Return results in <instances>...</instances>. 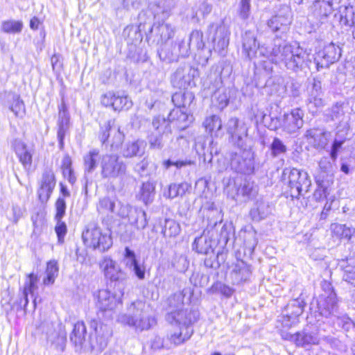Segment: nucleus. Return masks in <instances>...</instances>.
I'll use <instances>...</instances> for the list:
<instances>
[{"label": "nucleus", "mask_w": 355, "mask_h": 355, "mask_svg": "<svg viewBox=\"0 0 355 355\" xmlns=\"http://www.w3.org/2000/svg\"><path fill=\"white\" fill-rule=\"evenodd\" d=\"M260 53L271 62L283 64L287 69L297 72L306 67L312 69V62L309 55L297 44H288L284 42L275 44L272 47L262 46Z\"/></svg>", "instance_id": "nucleus-1"}, {"label": "nucleus", "mask_w": 355, "mask_h": 355, "mask_svg": "<svg viewBox=\"0 0 355 355\" xmlns=\"http://www.w3.org/2000/svg\"><path fill=\"white\" fill-rule=\"evenodd\" d=\"M225 191L228 197L237 202H246L253 199L257 194V186L253 182L237 175L232 178L223 180Z\"/></svg>", "instance_id": "nucleus-2"}, {"label": "nucleus", "mask_w": 355, "mask_h": 355, "mask_svg": "<svg viewBox=\"0 0 355 355\" xmlns=\"http://www.w3.org/2000/svg\"><path fill=\"white\" fill-rule=\"evenodd\" d=\"M145 304L141 301L132 302L128 307V313L119 316V320L135 330L140 331L148 330L154 327L157 322L154 317L150 316L144 310Z\"/></svg>", "instance_id": "nucleus-3"}, {"label": "nucleus", "mask_w": 355, "mask_h": 355, "mask_svg": "<svg viewBox=\"0 0 355 355\" xmlns=\"http://www.w3.org/2000/svg\"><path fill=\"white\" fill-rule=\"evenodd\" d=\"M145 304L141 301L132 302L128 307V313L119 316V320L135 330L140 331L148 330L154 327L157 322L154 317L150 316L144 310Z\"/></svg>", "instance_id": "nucleus-4"}, {"label": "nucleus", "mask_w": 355, "mask_h": 355, "mask_svg": "<svg viewBox=\"0 0 355 355\" xmlns=\"http://www.w3.org/2000/svg\"><path fill=\"white\" fill-rule=\"evenodd\" d=\"M82 239L85 246L100 252L108 250L113 243L111 232L108 230L103 231L94 223L87 225Z\"/></svg>", "instance_id": "nucleus-5"}, {"label": "nucleus", "mask_w": 355, "mask_h": 355, "mask_svg": "<svg viewBox=\"0 0 355 355\" xmlns=\"http://www.w3.org/2000/svg\"><path fill=\"white\" fill-rule=\"evenodd\" d=\"M282 178L287 183L290 196L293 198H298L304 193L308 192L311 185L307 172L295 168H285Z\"/></svg>", "instance_id": "nucleus-6"}, {"label": "nucleus", "mask_w": 355, "mask_h": 355, "mask_svg": "<svg viewBox=\"0 0 355 355\" xmlns=\"http://www.w3.org/2000/svg\"><path fill=\"white\" fill-rule=\"evenodd\" d=\"M98 138L105 148L118 150L124 141L125 135L121 128L115 124L114 120H109L101 126Z\"/></svg>", "instance_id": "nucleus-7"}, {"label": "nucleus", "mask_w": 355, "mask_h": 355, "mask_svg": "<svg viewBox=\"0 0 355 355\" xmlns=\"http://www.w3.org/2000/svg\"><path fill=\"white\" fill-rule=\"evenodd\" d=\"M101 175L104 179L116 178L125 175L127 170L125 163L115 154H105L101 160Z\"/></svg>", "instance_id": "nucleus-8"}, {"label": "nucleus", "mask_w": 355, "mask_h": 355, "mask_svg": "<svg viewBox=\"0 0 355 355\" xmlns=\"http://www.w3.org/2000/svg\"><path fill=\"white\" fill-rule=\"evenodd\" d=\"M208 31L213 49L215 52L224 56L229 46L230 35L229 28L223 23L220 24L213 23L209 25Z\"/></svg>", "instance_id": "nucleus-9"}, {"label": "nucleus", "mask_w": 355, "mask_h": 355, "mask_svg": "<svg viewBox=\"0 0 355 355\" xmlns=\"http://www.w3.org/2000/svg\"><path fill=\"white\" fill-rule=\"evenodd\" d=\"M324 286L327 288L317 300L318 311L322 316L329 318L337 317L338 304L337 296L329 283L324 282Z\"/></svg>", "instance_id": "nucleus-10"}, {"label": "nucleus", "mask_w": 355, "mask_h": 355, "mask_svg": "<svg viewBox=\"0 0 355 355\" xmlns=\"http://www.w3.org/2000/svg\"><path fill=\"white\" fill-rule=\"evenodd\" d=\"M291 22V10L288 6H284L268 21L267 25L277 37H282L289 31Z\"/></svg>", "instance_id": "nucleus-11"}, {"label": "nucleus", "mask_w": 355, "mask_h": 355, "mask_svg": "<svg viewBox=\"0 0 355 355\" xmlns=\"http://www.w3.org/2000/svg\"><path fill=\"white\" fill-rule=\"evenodd\" d=\"M340 56L341 49L339 46L331 42L316 53L312 64L318 71L322 69L329 67L331 64L338 61Z\"/></svg>", "instance_id": "nucleus-12"}, {"label": "nucleus", "mask_w": 355, "mask_h": 355, "mask_svg": "<svg viewBox=\"0 0 355 355\" xmlns=\"http://www.w3.org/2000/svg\"><path fill=\"white\" fill-rule=\"evenodd\" d=\"M240 153H234L231 158V167L236 172L243 174H250L254 171V161L252 154L245 148H239Z\"/></svg>", "instance_id": "nucleus-13"}, {"label": "nucleus", "mask_w": 355, "mask_h": 355, "mask_svg": "<svg viewBox=\"0 0 355 355\" xmlns=\"http://www.w3.org/2000/svg\"><path fill=\"white\" fill-rule=\"evenodd\" d=\"M198 318L199 312L195 309L170 311L166 315V319L168 322L171 324L174 322L183 327H193V324Z\"/></svg>", "instance_id": "nucleus-14"}, {"label": "nucleus", "mask_w": 355, "mask_h": 355, "mask_svg": "<svg viewBox=\"0 0 355 355\" xmlns=\"http://www.w3.org/2000/svg\"><path fill=\"white\" fill-rule=\"evenodd\" d=\"M11 147L25 171L29 173L33 164L34 150L19 139H15L11 142Z\"/></svg>", "instance_id": "nucleus-15"}, {"label": "nucleus", "mask_w": 355, "mask_h": 355, "mask_svg": "<svg viewBox=\"0 0 355 355\" xmlns=\"http://www.w3.org/2000/svg\"><path fill=\"white\" fill-rule=\"evenodd\" d=\"M175 34V27L165 22H155L151 27L148 37L157 44L163 45Z\"/></svg>", "instance_id": "nucleus-16"}, {"label": "nucleus", "mask_w": 355, "mask_h": 355, "mask_svg": "<svg viewBox=\"0 0 355 355\" xmlns=\"http://www.w3.org/2000/svg\"><path fill=\"white\" fill-rule=\"evenodd\" d=\"M227 133L231 135L232 141L239 148H245L247 129L243 125L239 124L236 117L230 119L226 124Z\"/></svg>", "instance_id": "nucleus-17"}, {"label": "nucleus", "mask_w": 355, "mask_h": 355, "mask_svg": "<svg viewBox=\"0 0 355 355\" xmlns=\"http://www.w3.org/2000/svg\"><path fill=\"white\" fill-rule=\"evenodd\" d=\"M262 46H260L257 40V35L254 31H246L242 35V53L248 60H252L257 57V51L259 50V56L265 58L260 53V50Z\"/></svg>", "instance_id": "nucleus-18"}, {"label": "nucleus", "mask_w": 355, "mask_h": 355, "mask_svg": "<svg viewBox=\"0 0 355 355\" xmlns=\"http://www.w3.org/2000/svg\"><path fill=\"white\" fill-rule=\"evenodd\" d=\"M214 236V230H209L208 227L200 236L195 239L192 245L193 250L200 254L213 253L214 247L217 244L216 239H213Z\"/></svg>", "instance_id": "nucleus-19"}, {"label": "nucleus", "mask_w": 355, "mask_h": 355, "mask_svg": "<svg viewBox=\"0 0 355 355\" xmlns=\"http://www.w3.org/2000/svg\"><path fill=\"white\" fill-rule=\"evenodd\" d=\"M284 338L294 343L296 346L304 348L312 345H319L320 341L316 330L310 332L303 331L295 334H286Z\"/></svg>", "instance_id": "nucleus-20"}, {"label": "nucleus", "mask_w": 355, "mask_h": 355, "mask_svg": "<svg viewBox=\"0 0 355 355\" xmlns=\"http://www.w3.org/2000/svg\"><path fill=\"white\" fill-rule=\"evenodd\" d=\"M58 119L57 137L59 142V148H64V140L67 132L69 128L70 116L64 99H62L60 105L58 106Z\"/></svg>", "instance_id": "nucleus-21"}, {"label": "nucleus", "mask_w": 355, "mask_h": 355, "mask_svg": "<svg viewBox=\"0 0 355 355\" xmlns=\"http://www.w3.org/2000/svg\"><path fill=\"white\" fill-rule=\"evenodd\" d=\"M305 303L301 298L292 300L285 308L286 313L283 316L282 323L285 327H290L295 323L297 318L302 314Z\"/></svg>", "instance_id": "nucleus-22"}, {"label": "nucleus", "mask_w": 355, "mask_h": 355, "mask_svg": "<svg viewBox=\"0 0 355 355\" xmlns=\"http://www.w3.org/2000/svg\"><path fill=\"white\" fill-rule=\"evenodd\" d=\"M0 101L2 104L8 107L16 116L23 117L25 114V105L19 95L3 92L0 94Z\"/></svg>", "instance_id": "nucleus-23"}, {"label": "nucleus", "mask_w": 355, "mask_h": 355, "mask_svg": "<svg viewBox=\"0 0 355 355\" xmlns=\"http://www.w3.org/2000/svg\"><path fill=\"white\" fill-rule=\"evenodd\" d=\"M194 71L189 66L179 67L171 76V83L180 89H187L192 83Z\"/></svg>", "instance_id": "nucleus-24"}, {"label": "nucleus", "mask_w": 355, "mask_h": 355, "mask_svg": "<svg viewBox=\"0 0 355 355\" xmlns=\"http://www.w3.org/2000/svg\"><path fill=\"white\" fill-rule=\"evenodd\" d=\"M304 112L300 108H295L291 113L284 115L283 128L285 131L291 134L295 132L303 126Z\"/></svg>", "instance_id": "nucleus-25"}, {"label": "nucleus", "mask_w": 355, "mask_h": 355, "mask_svg": "<svg viewBox=\"0 0 355 355\" xmlns=\"http://www.w3.org/2000/svg\"><path fill=\"white\" fill-rule=\"evenodd\" d=\"M39 279L37 275L33 273L28 275L27 279L26 280L23 288V299L21 300L20 303H24V309L26 310V306L28 303V295L30 294L33 297V309H35L37 298L38 297L37 294V282Z\"/></svg>", "instance_id": "nucleus-26"}, {"label": "nucleus", "mask_w": 355, "mask_h": 355, "mask_svg": "<svg viewBox=\"0 0 355 355\" xmlns=\"http://www.w3.org/2000/svg\"><path fill=\"white\" fill-rule=\"evenodd\" d=\"M97 298V306L103 311H113L122 304L119 297H116V295L107 289L99 290Z\"/></svg>", "instance_id": "nucleus-27"}, {"label": "nucleus", "mask_w": 355, "mask_h": 355, "mask_svg": "<svg viewBox=\"0 0 355 355\" xmlns=\"http://www.w3.org/2000/svg\"><path fill=\"white\" fill-rule=\"evenodd\" d=\"M193 334V327L178 326L168 333L167 340L174 346H178L188 341Z\"/></svg>", "instance_id": "nucleus-28"}, {"label": "nucleus", "mask_w": 355, "mask_h": 355, "mask_svg": "<svg viewBox=\"0 0 355 355\" xmlns=\"http://www.w3.org/2000/svg\"><path fill=\"white\" fill-rule=\"evenodd\" d=\"M127 216L130 225L134 226L137 230L145 229L148 225L146 213L141 208L130 207Z\"/></svg>", "instance_id": "nucleus-29"}, {"label": "nucleus", "mask_w": 355, "mask_h": 355, "mask_svg": "<svg viewBox=\"0 0 355 355\" xmlns=\"http://www.w3.org/2000/svg\"><path fill=\"white\" fill-rule=\"evenodd\" d=\"M105 277L111 281L119 282L125 278V273L116 263L110 258H105L101 263Z\"/></svg>", "instance_id": "nucleus-30"}, {"label": "nucleus", "mask_w": 355, "mask_h": 355, "mask_svg": "<svg viewBox=\"0 0 355 355\" xmlns=\"http://www.w3.org/2000/svg\"><path fill=\"white\" fill-rule=\"evenodd\" d=\"M305 136L315 148L323 149L328 144L327 133L323 129H309L306 130Z\"/></svg>", "instance_id": "nucleus-31"}, {"label": "nucleus", "mask_w": 355, "mask_h": 355, "mask_svg": "<svg viewBox=\"0 0 355 355\" xmlns=\"http://www.w3.org/2000/svg\"><path fill=\"white\" fill-rule=\"evenodd\" d=\"M250 275V266L243 261H238L231 272V278L234 284H240L247 281Z\"/></svg>", "instance_id": "nucleus-32"}, {"label": "nucleus", "mask_w": 355, "mask_h": 355, "mask_svg": "<svg viewBox=\"0 0 355 355\" xmlns=\"http://www.w3.org/2000/svg\"><path fill=\"white\" fill-rule=\"evenodd\" d=\"M87 329L83 322H78L73 325L70 335L71 343L77 347L81 348L86 341Z\"/></svg>", "instance_id": "nucleus-33"}, {"label": "nucleus", "mask_w": 355, "mask_h": 355, "mask_svg": "<svg viewBox=\"0 0 355 355\" xmlns=\"http://www.w3.org/2000/svg\"><path fill=\"white\" fill-rule=\"evenodd\" d=\"M194 98L193 94L191 92H175L172 96V101L176 108L187 110V108L191 105Z\"/></svg>", "instance_id": "nucleus-34"}, {"label": "nucleus", "mask_w": 355, "mask_h": 355, "mask_svg": "<svg viewBox=\"0 0 355 355\" xmlns=\"http://www.w3.org/2000/svg\"><path fill=\"white\" fill-rule=\"evenodd\" d=\"M146 144L143 141L137 140L127 143L122 150L124 157L130 158L135 156H142L145 151Z\"/></svg>", "instance_id": "nucleus-35"}, {"label": "nucleus", "mask_w": 355, "mask_h": 355, "mask_svg": "<svg viewBox=\"0 0 355 355\" xmlns=\"http://www.w3.org/2000/svg\"><path fill=\"white\" fill-rule=\"evenodd\" d=\"M343 270V279L355 286V258H349L340 262Z\"/></svg>", "instance_id": "nucleus-36"}, {"label": "nucleus", "mask_w": 355, "mask_h": 355, "mask_svg": "<svg viewBox=\"0 0 355 355\" xmlns=\"http://www.w3.org/2000/svg\"><path fill=\"white\" fill-rule=\"evenodd\" d=\"M203 125L211 136L218 137L221 133L222 121L218 115L213 114L207 117L203 122Z\"/></svg>", "instance_id": "nucleus-37"}, {"label": "nucleus", "mask_w": 355, "mask_h": 355, "mask_svg": "<svg viewBox=\"0 0 355 355\" xmlns=\"http://www.w3.org/2000/svg\"><path fill=\"white\" fill-rule=\"evenodd\" d=\"M219 227H220V231L217 237L216 242L217 243H220L223 245H225L227 243L230 236L233 234V227L230 224L222 225L221 222L219 223L216 222L211 229H213L215 233L217 232Z\"/></svg>", "instance_id": "nucleus-38"}, {"label": "nucleus", "mask_w": 355, "mask_h": 355, "mask_svg": "<svg viewBox=\"0 0 355 355\" xmlns=\"http://www.w3.org/2000/svg\"><path fill=\"white\" fill-rule=\"evenodd\" d=\"M330 230L333 236L347 240H349L352 236L355 233L354 228L336 223L331 225Z\"/></svg>", "instance_id": "nucleus-39"}, {"label": "nucleus", "mask_w": 355, "mask_h": 355, "mask_svg": "<svg viewBox=\"0 0 355 355\" xmlns=\"http://www.w3.org/2000/svg\"><path fill=\"white\" fill-rule=\"evenodd\" d=\"M340 21L342 24L352 28V35L355 40V6H346L341 12Z\"/></svg>", "instance_id": "nucleus-40"}, {"label": "nucleus", "mask_w": 355, "mask_h": 355, "mask_svg": "<svg viewBox=\"0 0 355 355\" xmlns=\"http://www.w3.org/2000/svg\"><path fill=\"white\" fill-rule=\"evenodd\" d=\"M189 292L187 288H184L171 295L167 300L168 310L170 311H178L184 304V298Z\"/></svg>", "instance_id": "nucleus-41"}, {"label": "nucleus", "mask_w": 355, "mask_h": 355, "mask_svg": "<svg viewBox=\"0 0 355 355\" xmlns=\"http://www.w3.org/2000/svg\"><path fill=\"white\" fill-rule=\"evenodd\" d=\"M168 118L170 123L176 121L178 128L184 129L187 126L189 115L187 110L175 108L170 112Z\"/></svg>", "instance_id": "nucleus-42"}, {"label": "nucleus", "mask_w": 355, "mask_h": 355, "mask_svg": "<svg viewBox=\"0 0 355 355\" xmlns=\"http://www.w3.org/2000/svg\"><path fill=\"white\" fill-rule=\"evenodd\" d=\"M272 211L271 207L268 203L260 202L257 204V207L250 211V215L254 220H261L266 218Z\"/></svg>", "instance_id": "nucleus-43"}, {"label": "nucleus", "mask_w": 355, "mask_h": 355, "mask_svg": "<svg viewBox=\"0 0 355 355\" xmlns=\"http://www.w3.org/2000/svg\"><path fill=\"white\" fill-rule=\"evenodd\" d=\"M155 186L153 183L150 182L143 183L139 191V195L140 199L145 205H148L153 201L155 194Z\"/></svg>", "instance_id": "nucleus-44"}, {"label": "nucleus", "mask_w": 355, "mask_h": 355, "mask_svg": "<svg viewBox=\"0 0 355 355\" xmlns=\"http://www.w3.org/2000/svg\"><path fill=\"white\" fill-rule=\"evenodd\" d=\"M99 155L98 149H92L84 156V169L85 173H92L97 166V158Z\"/></svg>", "instance_id": "nucleus-45"}, {"label": "nucleus", "mask_w": 355, "mask_h": 355, "mask_svg": "<svg viewBox=\"0 0 355 355\" xmlns=\"http://www.w3.org/2000/svg\"><path fill=\"white\" fill-rule=\"evenodd\" d=\"M173 45L174 44H171V46H168L166 44L161 45L157 53L162 60L167 62L178 60L177 52L175 51Z\"/></svg>", "instance_id": "nucleus-46"}, {"label": "nucleus", "mask_w": 355, "mask_h": 355, "mask_svg": "<svg viewBox=\"0 0 355 355\" xmlns=\"http://www.w3.org/2000/svg\"><path fill=\"white\" fill-rule=\"evenodd\" d=\"M58 265L56 261L51 260L47 263L46 275V277L43 279L44 285L53 284L58 274Z\"/></svg>", "instance_id": "nucleus-47"}, {"label": "nucleus", "mask_w": 355, "mask_h": 355, "mask_svg": "<svg viewBox=\"0 0 355 355\" xmlns=\"http://www.w3.org/2000/svg\"><path fill=\"white\" fill-rule=\"evenodd\" d=\"M213 101L216 102L220 110H223L229 103V92L225 88H219L213 95Z\"/></svg>", "instance_id": "nucleus-48"}, {"label": "nucleus", "mask_w": 355, "mask_h": 355, "mask_svg": "<svg viewBox=\"0 0 355 355\" xmlns=\"http://www.w3.org/2000/svg\"><path fill=\"white\" fill-rule=\"evenodd\" d=\"M162 232L165 237H175L180 232V226L174 220L166 219Z\"/></svg>", "instance_id": "nucleus-49"}, {"label": "nucleus", "mask_w": 355, "mask_h": 355, "mask_svg": "<svg viewBox=\"0 0 355 355\" xmlns=\"http://www.w3.org/2000/svg\"><path fill=\"white\" fill-rule=\"evenodd\" d=\"M132 101L128 96L115 94L114 100L112 103V107L115 111H121L122 110H128L132 107Z\"/></svg>", "instance_id": "nucleus-50"}, {"label": "nucleus", "mask_w": 355, "mask_h": 355, "mask_svg": "<svg viewBox=\"0 0 355 355\" xmlns=\"http://www.w3.org/2000/svg\"><path fill=\"white\" fill-rule=\"evenodd\" d=\"M152 125L154 129L159 134L171 132L168 119H166V118L162 116L158 115L155 116L153 119Z\"/></svg>", "instance_id": "nucleus-51"}, {"label": "nucleus", "mask_w": 355, "mask_h": 355, "mask_svg": "<svg viewBox=\"0 0 355 355\" xmlns=\"http://www.w3.org/2000/svg\"><path fill=\"white\" fill-rule=\"evenodd\" d=\"M1 31L6 33H19L23 28V23L20 21L7 20L1 23Z\"/></svg>", "instance_id": "nucleus-52"}, {"label": "nucleus", "mask_w": 355, "mask_h": 355, "mask_svg": "<svg viewBox=\"0 0 355 355\" xmlns=\"http://www.w3.org/2000/svg\"><path fill=\"white\" fill-rule=\"evenodd\" d=\"M270 150L273 157H278L287 152V147L279 138L275 137L270 145Z\"/></svg>", "instance_id": "nucleus-53"}, {"label": "nucleus", "mask_w": 355, "mask_h": 355, "mask_svg": "<svg viewBox=\"0 0 355 355\" xmlns=\"http://www.w3.org/2000/svg\"><path fill=\"white\" fill-rule=\"evenodd\" d=\"M115 202L108 197L100 199L97 205V210L103 214H109L114 211Z\"/></svg>", "instance_id": "nucleus-54"}, {"label": "nucleus", "mask_w": 355, "mask_h": 355, "mask_svg": "<svg viewBox=\"0 0 355 355\" xmlns=\"http://www.w3.org/2000/svg\"><path fill=\"white\" fill-rule=\"evenodd\" d=\"M134 171L140 177H147L150 175L152 171L150 162L148 159L144 158L141 161L135 164Z\"/></svg>", "instance_id": "nucleus-55"}, {"label": "nucleus", "mask_w": 355, "mask_h": 355, "mask_svg": "<svg viewBox=\"0 0 355 355\" xmlns=\"http://www.w3.org/2000/svg\"><path fill=\"white\" fill-rule=\"evenodd\" d=\"M40 186L54 189L55 186V178L51 169L46 168L44 170L42 176Z\"/></svg>", "instance_id": "nucleus-56"}, {"label": "nucleus", "mask_w": 355, "mask_h": 355, "mask_svg": "<svg viewBox=\"0 0 355 355\" xmlns=\"http://www.w3.org/2000/svg\"><path fill=\"white\" fill-rule=\"evenodd\" d=\"M187 189L188 184L187 183L171 184L168 188V197L174 198L180 196H182Z\"/></svg>", "instance_id": "nucleus-57"}, {"label": "nucleus", "mask_w": 355, "mask_h": 355, "mask_svg": "<svg viewBox=\"0 0 355 355\" xmlns=\"http://www.w3.org/2000/svg\"><path fill=\"white\" fill-rule=\"evenodd\" d=\"M327 115L331 121L341 122L344 120L345 112L342 106L336 103L331 107Z\"/></svg>", "instance_id": "nucleus-58"}, {"label": "nucleus", "mask_w": 355, "mask_h": 355, "mask_svg": "<svg viewBox=\"0 0 355 355\" xmlns=\"http://www.w3.org/2000/svg\"><path fill=\"white\" fill-rule=\"evenodd\" d=\"M173 46L177 52L178 58L180 56L186 57L189 55V44L186 42L184 40H177Z\"/></svg>", "instance_id": "nucleus-59"}, {"label": "nucleus", "mask_w": 355, "mask_h": 355, "mask_svg": "<svg viewBox=\"0 0 355 355\" xmlns=\"http://www.w3.org/2000/svg\"><path fill=\"white\" fill-rule=\"evenodd\" d=\"M308 107L312 112H316L318 108L322 107L324 105L322 96H309L308 98Z\"/></svg>", "instance_id": "nucleus-60"}, {"label": "nucleus", "mask_w": 355, "mask_h": 355, "mask_svg": "<svg viewBox=\"0 0 355 355\" xmlns=\"http://www.w3.org/2000/svg\"><path fill=\"white\" fill-rule=\"evenodd\" d=\"M243 238L245 245L249 248L254 249L258 243L256 231L249 230L245 232Z\"/></svg>", "instance_id": "nucleus-61"}, {"label": "nucleus", "mask_w": 355, "mask_h": 355, "mask_svg": "<svg viewBox=\"0 0 355 355\" xmlns=\"http://www.w3.org/2000/svg\"><path fill=\"white\" fill-rule=\"evenodd\" d=\"M57 221V224L55 227V231L56 232L58 243H62L64 242V236L67 234V225L62 220V219L60 220H55Z\"/></svg>", "instance_id": "nucleus-62"}, {"label": "nucleus", "mask_w": 355, "mask_h": 355, "mask_svg": "<svg viewBox=\"0 0 355 355\" xmlns=\"http://www.w3.org/2000/svg\"><path fill=\"white\" fill-rule=\"evenodd\" d=\"M67 205L65 200L62 198H58L55 202L56 214L55 216V220L62 219L65 215Z\"/></svg>", "instance_id": "nucleus-63"}, {"label": "nucleus", "mask_w": 355, "mask_h": 355, "mask_svg": "<svg viewBox=\"0 0 355 355\" xmlns=\"http://www.w3.org/2000/svg\"><path fill=\"white\" fill-rule=\"evenodd\" d=\"M124 256L125 265L130 268V270L138 263L135 252L128 247L125 248Z\"/></svg>", "instance_id": "nucleus-64"}]
</instances>
